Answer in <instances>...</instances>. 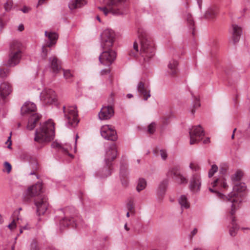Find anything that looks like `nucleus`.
<instances>
[{
	"label": "nucleus",
	"mask_w": 250,
	"mask_h": 250,
	"mask_svg": "<svg viewBox=\"0 0 250 250\" xmlns=\"http://www.w3.org/2000/svg\"><path fill=\"white\" fill-rule=\"evenodd\" d=\"M244 173H234L231 176V179L233 184V190L226 196L220 192V199L226 201H229L231 204V209L230 213L231 215L234 214L237 209L236 204L238 202V199L237 197L241 196L242 193L246 191L247 187L245 183L241 182L243 179Z\"/></svg>",
	"instance_id": "1"
},
{
	"label": "nucleus",
	"mask_w": 250,
	"mask_h": 250,
	"mask_svg": "<svg viewBox=\"0 0 250 250\" xmlns=\"http://www.w3.org/2000/svg\"><path fill=\"white\" fill-rule=\"evenodd\" d=\"M138 35L141 44L140 54L145 61H148L155 55L153 41L143 28H139Z\"/></svg>",
	"instance_id": "2"
},
{
	"label": "nucleus",
	"mask_w": 250,
	"mask_h": 250,
	"mask_svg": "<svg viewBox=\"0 0 250 250\" xmlns=\"http://www.w3.org/2000/svg\"><path fill=\"white\" fill-rule=\"evenodd\" d=\"M55 136L54 124L51 120L41 124L35 131L34 141L39 143H44L53 140Z\"/></svg>",
	"instance_id": "3"
},
{
	"label": "nucleus",
	"mask_w": 250,
	"mask_h": 250,
	"mask_svg": "<svg viewBox=\"0 0 250 250\" xmlns=\"http://www.w3.org/2000/svg\"><path fill=\"white\" fill-rule=\"evenodd\" d=\"M23 54L22 44L18 41L13 42L10 45L8 59L5 65L14 67L20 63Z\"/></svg>",
	"instance_id": "4"
},
{
	"label": "nucleus",
	"mask_w": 250,
	"mask_h": 250,
	"mask_svg": "<svg viewBox=\"0 0 250 250\" xmlns=\"http://www.w3.org/2000/svg\"><path fill=\"white\" fill-rule=\"evenodd\" d=\"M107 6L98 7V9L102 11L105 16H107L109 13L114 15H120L124 14L125 12V3L126 0H104Z\"/></svg>",
	"instance_id": "5"
},
{
	"label": "nucleus",
	"mask_w": 250,
	"mask_h": 250,
	"mask_svg": "<svg viewBox=\"0 0 250 250\" xmlns=\"http://www.w3.org/2000/svg\"><path fill=\"white\" fill-rule=\"evenodd\" d=\"M63 111L66 125L68 127H75L79 122L78 119V112L77 108L75 106H71L66 107L63 106Z\"/></svg>",
	"instance_id": "6"
},
{
	"label": "nucleus",
	"mask_w": 250,
	"mask_h": 250,
	"mask_svg": "<svg viewBox=\"0 0 250 250\" xmlns=\"http://www.w3.org/2000/svg\"><path fill=\"white\" fill-rule=\"evenodd\" d=\"M115 41V34L111 29H105L101 34V44L104 50L111 48Z\"/></svg>",
	"instance_id": "7"
},
{
	"label": "nucleus",
	"mask_w": 250,
	"mask_h": 250,
	"mask_svg": "<svg viewBox=\"0 0 250 250\" xmlns=\"http://www.w3.org/2000/svg\"><path fill=\"white\" fill-rule=\"evenodd\" d=\"M42 183L38 182L35 185L29 187L25 192L24 199L25 201H29L31 198L41 196H45L42 194Z\"/></svg>",
	"instance_id": "8"
},
{
	"label": "nucleus",
	"mask_w": 250,
	"mask_h": 250,
	"mask_svg": "<svg viewBox=\"0 0 250 250\" xmlns=\"http://www.w3.org/2000/svg\"><path fill=\"white\" fill-rule=\"evenodd\" d=\"M41 100L45 105L55 104L57 102L55 92L51 89H45L41 93Z\"/></svg>",
	"instance_id": "9"
},
{
	"label": "nucleus",
	"mask_w": 250,
	"mask_h": 250,
	"mask_svg": "<svg viewBox=\"0 0 250 250\" xmlns=\"http://www.w3.org/2000/svg\"><path fill=\"white\" fill-rule=\"evenodd\" d=\"M117 150L115 145H111L106 151L105 155V165L107 169L110 171L112 170V161L116 158Z\"/></svg>",
	"instance_id": "10"
},
{
	"label": "nucleus",
	"mask_w": 250,
	"mask_h": 250,
	"mask_svg": "<svg viewBox=\"0 0 250 250\" xmlns=\"http://www.w3.org/2000/svg\"><path fill=\"white\" fill-rule=\"evenodd\" d=\"M204 135V131L200 125L193 126L189 131L190 145L198 143L203 139Z\"/></svg>",
	"instance_id": "11"
},
{
	"label": "nucleus",
	"mask_w": 250,
	"mask_h": 250,
	"mask_svg": "<svg viewBox=\"0 0 250 250\" xmlns=\"http://www.w3.org/2000/svg\"><path fill=\"white\" fill-rule=\"evenodd\" d=\"M116 58V52L111 48L105 49L99 57L100 62L105 65H110Z\"/></svg>",
	"instance_id": "12"
},
{
	"label": "nucleus",
	"mask_w": 250,
	"mask_h": 250,
	"mask_svg": "<svg viewBox=\"0 0 250 250\" xmlns=\"http://www.w3.org/2000/svg\"><path fill=\"white\" fill-rule=\"evenodd\" d=\"M37 208V213L38 215H43L48 208V198L46 196H41L34 201Z\"/></svg>",
	"instance_id": "13"
},
{
	"label": "nucleus",
	"mask_w": 250,
	"mask_h": 250,
	"mask_svg": "<svg viewBox=\"0 0 250 250\" xmlns=\"http://www.w3.org/2000/svg\"><path fill=\"white\" fill-rule=\"evenodd\" d=\"M101 134L106 140L115 141L117 139L116 131L109 125H103L101 128Z\"/></svg>",
	"instance_id": "14"
},
{
	"label": "nucleus",
	"mask_w": 250,
	"mask_h": 250,
	"mask_svg": "<svg viewBox=\"0 0 250 250\" xmlns=\"http://www.w3.org/2000/svg\"><path fill=\"white\" fill-rule=\"evenodd\" d=\"M114 110L112 106H103L99 113V118L101 120H108L114 116Z\"/></svg>",
	"instance_id": "15"
},
{
	"label": "nucleus",
	"mask_w": 250,
	"mask_h": 250,
	"mask_svg": "<svg viewBox=\"0 0 250 250\" xmlns=\"http://www.w3.org/2000/svg\"><path fill=\"white\" fill-rule=\"evenodd\" d=\"M137 89L138 92L143 96L145 101L147 100L151 96L150 89L143 81L139 82L137 86Z\"/></svg>",
	"instance_id": "16"
},
{
	"label": "nucleus",
	"mask_w": 250,
	"mask_h": 250,
	"mask_svg": "<svg viewBox=\"0 0 250 250\" xmlns=\"http://www.w3.org/2000/svg\"><path fill=\"white\" fill-rule=\"evenodd\" d=\"M201 185L200 177L197 174H194L190 179L189 188L191 191L197 192L200 190Z\"/></svg>",
	"instance_id": "17"
},
{
	"label": "nucleus",
	"mask_w": 250,
	"mask_h": 250,
	"mask_svg": "<svg viewBox=\"0 0 250 250\" xmlns=\"http://www.w3.org/2000/svg\"><path fill=\"white\" fill-rule=\"evenodd\" d=\"M36 110V106L35 104L31 102H26L21 108V114L25 115L35 113L34 112Z\"/></svg>",
	"instance_id": "18"
},
{
	"label": "nucleus",
	"mask_w": 250,
	"mask_h": 250,
	"mask_svg": "<svg viewBox=\"0 0 250 250\" xmlns=\"http://www.w3.org/2000/svg\"><path fill=\"white\" fill-rule=\"evenodd\" d=\"M41 117V115L37 113H33L30 115L26 126L27 129L30 130H33L39 122Z\"/></svg>",
	"instance_id": "19"
},
{
	"label": "nucleus",
	"mask_w": 250,
	"mask_h": 250,
	"mask_svg": "<svg viewBox=\"0 0 250 250\" xmlns=\"http://www.w3.org/2000/svg\"><path fill=\"white\" fill-rule=\"evenodd\" d=\"M232 40L233 43L235 44L239 42L242 33V29L236 24H232Z\"/></svg>",
	"instance_id": "20"
},
{
	"label": "nucleus",
	"mask_w": 250,
	"mask_h": 250,
	"mask_svg": "<svg viewBox=\"0 0 250 250\" xmlns=\"http://www.w3.org/2000/svg\"><path fill=\"white\" fill-rule=\"evenodd\" d=\"M49 61L53 72L55 73H58L62 68L60 61L55 56L50 57Z\"/></svg>",
	"instance_id": "21"
},
{
	"label": "nucleus",
	"mask_w": 250,
	"mask_h": 250,
	"mask_svg": "<svg viewBox=\"0 0 250 250\" xmlns=\"http://www.w3.org/2000/svg\"><path fill=\"white\" fill-rule=\"evenodd\" d=\"M11 91V89L9 83H3L0 85V96L2 99L8 96Z\"/></svg>",
	"instance_id": "22"
},
{
	"label": "nucleus",
	"mask_w": 250,
	"mask_h": 250,
	"mask_svg": "<svg viewBox=\"0 0 250 250\" xmlns=\"http://www.w3.org/2000/svg\"><path fill=\"white\" fill-rule=\"evenodd\" d=\"M217 6L216 5H211L206 11L205 14V18L207 19H213L217 15Z\"/></svg>",
	"instance_id": "23"
},
{
	"label": "nucleus",
	"mask_w": 250,
	"mask_h": 250,
	"mask_svg": "<svg viewBox=\"0 0 250 250\" xmlns=\"http://www.w3.org/2000/svg\"><path fill=\"white\" fill-rule=\"evenodd\" d=\"M178 62L175 59L171 60L168 64V73L171 76H174L178 72Z\"/></svg>",
	"instance_id": "24"
},
{
	"label": "nucleus",
	"mask_w": 250,
	"mask_h": 250,
	"mask_svg": "<svg viewBox=\"0 0 250 250\" xmlns=\"http://www.w3.org/2000/svg\"><path fill=\"white\" fill-rule=\"evenodd\" d=\"M230 214L231 215V216H230L231 220V224L232 226L231 227V228L229 229V233L231 236L234 237L237 234V231L239 228V226L236 223L235 217L234 216H233L234 214L231 215V214L230 213Z\"/></svg>",
	"instance_id": "25"
},
{
	"label": "nucleus",
	"mask_w": 250,
	"mask_h": 250,
	"mask_svg": "<svg viewBox=\"0 0 250 250\" xmlns=\"http://www.w3.org/2000/svg\"><path fill=\"white\" fill-rule=\"evenodd\" d=\"M172 178L176 183L180 184H186L188 182L187 176L181 173H173Z\"/></svg>",
	"instance_id": "26"
},
{
	"label": "nucleus",
	"mask_w": 250,
	"mask_h": 250,
	"mask_svg": "<svg viewBox=\"0 0 250 250\" xmlns=\"http://www.w3.org/2000/svg\"><path fill=\"white\" fill-rule=\"evenodd\" d=\"M45 36L48 37L49 40V42L47 44L48 47H51L56 43V41L58 38V35L56 33L45 31Z\"/></svg>",
	"instance_id": "27"
},
{
	"label": "nucleus",
	"mask_w": 250,
	"mask_h": 250,
	"mask_svg": "<svg viewBox=\"0 0 250 250\" xmlns=\"http://www.w3.org/2000/svg\"><path fill=\"white\" fill-rule=\"evenodd\" d=\"M85 0H71L69 3V7L71 10L81 8L86 4Z\"/></svg>",
	"instance_id": "28"
},
{
	"label": "nucleus",
	"mask_w": 250,
	"mask_h": 250,
	"mask_svg": "<svg viewBox=\"0 0 250 250\" xmlns=\"http://www.w3.org/2000/svg\"><path fill=\"white\" fill-rule=\"evenodd\" d=\"M69 226H71L72 227L76 226L74 218H64L60 221L61 229H62V228H65Z\"/></svg>",
	"instance_id": "29"
},
{
	"label": "nucleus",
	"mask_w": 250,
	"mask_h": 250,
	"mask_svg": "<svg viewBox=\"0 0 250 250\" xmlns=\"http://www.w3.org/2000/svg\"><path fill=\"white\" fill-rule=\"evenodd\" d=\"M168 183L167 179L163 180L159 185L158 189V193L160 196H163L166 191L167 188Z\"/></svg>",
	"instance_id": "30"
},
{
	"label": "nucleus",
	"mask_w": 250,
	"mask_h": 250,
	"mask_svg": "<svg viewBox=\"0 0 250 250\" xmlns=\"http://www.w3.org/2000/svg\"><path fill=\"white\" fill-rule=\"evenodd\" d=\"M146 186V181L144 178H139L138 181V184L136 187V190L138 192H140L141 190L144 189Z\"/></svg>",
	"instance_id": "31"
},
{
	"label": "nucleus",
	"mask_w": 250,
	"mask_h": 250,
	"mask_svg": "<svg viewBox=\"0 0 250 250\" xmlns=\"http://www.w3.org/2000/svg\"><path fill=\"white\" fill-rule=\"evenodd\" d=\"M186 20L188 26L192 30V34H194V21L190 14L188 13L186 16Z\"/></svg>",
	"instance_id": "32"
},
{
	"label": "nucleus",
	"mask_w": 250,
	"mask_h": 250,
	"mask_svg": "<svg viewBox=\"0 0 250 250\" xmlns=\"http://www.w3.org/2000/svg\"><path fill=\"white\" fill-rule=\"evenodd\" d=\"M179 203L181 206V208H188L189 207V203L188 202L187 198L185 195H182L179 199Z\"/></svg>",
	"instance_id": "33"
},
{
	"label": "nucleus",
	"mask_w": 250,
	"mask_h": 250,
	"mask_svg": "<svg viewBox=\"0 0 250 250\" xmlns=\"http://www.w3.org/2000/svg\"><path fill=\"white\" fill-rule=\"evenodd\" d=\"M219 180L218 178L216 179L213 182L211 183V185L212 186V187H209L208 189L209 190L213 193H215L216 196L219 197V191L217 188H215V187L217 185V184L218 183V181Z\"/></svg>",
	"instance_id": "34"
},
{
	"label": "nucleus",
	"mask_w": 250,
	"mask_h": 250,
	"mask_svg": "<svg viewBox=\"0 0 250 250\" xmlns=\"http://www.w3.org/2000/svg\"><path fill=\"white\" fill-rule=\"evenodd\" d=\"M139 51V46L138 44L136 42H135L133 44V50L131 51L129 53V55L136 57L137 55V53Z\"/></svg>",
	"instance_id": "35"
},
{
	"label": "nucleus",
	"mask_w": 250,
	"mask_h": 250,
	"mask_svg": "<svg viewBox=\"0 0 250 250\" xmlns=\"http://www.w3.org/2000/svg\"><path fill=\"white\" fill-rule=\"evenodd\" d=\"M122 184L123 186L126 187L128 184V181L127 178V174L126 173H121L120 175Z\"/></svg>",
	"instance_id": "36"
},
{
	"label": "nucleus",
	"mask_w": 250,
	"mask_h": 250,
	"mask_svg": "<svg viewBox=\"0 0 250 250\" xmlns=\"http://www.w3.org/2000/svg\"><path fill=\"white\" fill-rule=\"evenodd\" d=\"M13 2L12 0H7L4 5V8L5 11H10L13 7Z\"/></svg>",
	"instance_id": "37"
},
{
	"label": "nucleus",
	"mask_w": 250,
	"mask_h": 250,
	"mask_svg": "<svg viewBox=\"0 0 250 250\" xmlns=\"http://www.w3.org/2000/svg\"><path fill=\"white\" fill-rule=\"evenodd\" d=\"M71 146L68 144H65V145L62 146V151L64 153L68 154L69 156L73 157V156L70 153H69V151L71 149Z\"/></svg>",
	"instance_id": "38"
},
{
	"label": "nucleus",
	"mask_w": 250,
	"mask_h": 250,
	"mask_svg": "<svg viewBox=\"0 0 250 250\" xmlns=\"http://www.w3.org/2000/svg\"><path fill=\"white\" fill-rule=\"evenodd\" d=\"M63 76L66 80L68 81H71L73 75L69 70H63Z\"/></svg>",
	"instance_id": "39"
},
{
	"label": "nucleus",
	"mask_w": 250,
	"mask_h": 250,
	"mask_svg": "<svg viewBox=\"0 0 250 250\" xmlns=\"http://www.w3.org/2000/svg\"><path fill=\"white\" fill-rule=\"evenodd\" d=\"M156 124L154 122L151 123L148 126L147 132L150 134H153L156 130Z\"/></svg>",
	"instance_id": "40"
},
{
	"label": "nucleus",
	"mask_w": 250,
	"mask_h": 250,
	"mask_svg": "<svg viewBox=\"0 0 250 250\" xmlns=\"http://www.w3.org/2000/svg\"><path fill=\"white\" fill-rule=\"evenodd\" d=\"M30 250H40L38 242L36 240H33L30 245Z\"/></svg>",
	"instance_id": "41"
},
{
	"label": "nucleus",
	"mask_w": 250,
	"mask_h": 250,
	"mask_svg": "<svg viewBox=\"0 0 250 250\" xmlns=\"http://www.w3.org/2000/svg\"><path fill=\"white\" fill-rule=\"evenodd\" d=\"M8 73V70L7 69L0 68V78H4L6 77Z\"/></svg>",
	"instance_id": "42"
},
{
	"label": "nucleus",
	"mask_w": 250,
	"mask_h": 250,
	"mask_svg": "<svg viewBox=\"0 0 250 250\" xmlns=\"http://www.w3.org/2000/svg\"><path fill=\"white\" fill-rule=\"evenodd\" d=\"M200 106V104L199 103V100L197 98H195L194 104H193V109L191 110V113L193 115L195 112V108H198Z\"/></svg>",
	"instance_id": "43"
},
{
	"label": "nucleus",
	"mask_w": 250,
	"mask_h": 250,
	"mask_svg": "<svg viewBox=\"0 0 250 250\" xmlns=\"http://www.w3.org/2000/svg\"><path fill=\"white\" fill-rule=\"evenodd\" d=\"M126 207L127 209L130 211H132L134 210V204L132 199H130L128 201L126 205Z\"/></svg>",
	"instance_id": "44"
},
{
	"label": "nucleus",
	"mask_w": 250,
	"mask_h": 250,
	"mask_svg": "<svg viewBox=\"0 0 250 250\" xmlns=\"http://www.w3.org/2000/svg\"><path fill=\"white\" fill-rule=\"evenodd\" d=\"M189 167L191 170L192 171H197L200 170V167L197 164L194 163H191Z\"/></svg>",
	"instance_id": "45"
},
{
	"label": "nucleus",
	"mask_w": 250,
	"mask_h": 250,
	"mask_svg": "<svg viewBox=\"0 0 250 250\" xmlns=\"http://www.w3.org/2000/svg\"><path fill=\"white\" fill-rule=\"evenodd\" d=\"M4 167L7 172H10L11 170V165L7 162H5L4 163Z\"/></svg>",
	"instance_id": "46"
},
{
	"label": "nucleus",
	"mask_w": 250,
	"mask_h": 250,
	"mask_svg": "<svg viewBox=\"0 0 250 250\" xmlns=\"http://www.w3.org/2000/svg\"><path fill=\"white\" fill-rule=\"evenodd\" d=\"M160 155L162 157V158L165 160L167 158V153L165 150L161 149L160 150Z\"/></svg>",
	"instance_id": "47"
},
{
	"label": "nucleus",
	"mask_w": 250,
	"mask_h": 250,
	"mask_svg": "<svg viewBox=\"0 0 250 250\" xmlns=\"http://www.w3.org/2000/svg\"><path fill=\"white\" fill-rule=\"evenodd\" d=\"M62 145L59 144V143L57 142H54L52 143L51 146L52 147L54 148H59L62 149Z\"/></svg>",
	"instance_id": "48"
},
{
	"label": "nucleus",
	"mask_w": 250,
	"mask_h": 250,
	"mask_svg": "<svg viewBox=\"0 0 250 250\" xmlns=\"http://www.w3.org/2000/svg\"><path fill=\"white\" fill-rule=\"evenodd\" d=\"M8 227L11 230L14 229V228H16L15 221L14 220H13V221L11 222V223L8 225Z\"/></svg>",
	"instance_id": "49"
},
{
	"label": "nucleus",
	"mask_w": 250,
	"mask_h": 250,
	"mask_svg": "<svg viewBox=\"0 0 250 250\" xmlns=\"http://www.w3.org/2000/svg\"><path fill=\"white\" fill-rule=\"evenodd\" d=\"M198 229L196 228H195L191 232L190 234L189 235V237L190 239H192L193 236H194L197 233Z\"/></svg>",
	"instance_id": "50"
},
{
	"label": "nucleus",
	"mask_w": 250,
	"mask_h": 250,
	"mask_svg": "<svg viewBox=\"0 0 250 250\" xmlns=\"http://www.w3.org/2000/svg\"><path fill=\"white\" fill-rule=\"evenodd\" d=\"M217 166L216 165H213L212 166L211 169L209 170L208 172H217Z\"/></svg>",
	"instance_id": "51"
},
{
	"label": "nucleus",
	"mask_w": 250,
	"mask_h": 250,
	"mask_svg": "<svg viewBox=\"0 0 250 250\" xmlns=\"http://www.w3.org/2000/svg\"><path fill=\"white\" fill-rule=\"evenodd\" d=\"M11 133H10V136L8 137V140H7V142H6V144L8 143V146H7V147L8 148H11V146L12 144V141L11 140Z\"/></svg>",
	"instance_id": "52"
},
{
	"label": "nucleus",
	"mask_w": 250,
	"mask_h": 250,
	"mask_svg": "<svg viewBox=\"0 0 250 250\" xmlns=\"http://www.w3.org/2000/svg\"><path fill=\"white\" fill-rule=\"evenodd\" d=\"M109 73H110V70L109 69H103V70H101V74L102 75L109 74Z\"/></svg>",
	"instance_id": "53"
},
{
	"label": "nucleus",
	"mask_w": 250,
	"mask_h": 250,
	"mask_svg": "<svg viewBox=\"0 0 250 250\" xmlns=\"http://www.w3.org/2000/svg\"><path fill=\"white\" fill-rule=\"evenodd\" d=\"M127 170V166L126 164H122L121 166V171H125Z\"/></svg>",
	"instance_id": "54"
},
{
	"label": "nucleus",
	"mask_w": 250,
	"mask_h": 250,
	"mask_svg": "<svg viewBox=\"0 0 250 250\" xmlns=\"http://www.w3.org/2000/svg\"><path fill=\"white\" fill-rule=\"evenodd\" d=\"M37 163L36 162H34L32 165H33V167L34 168V169L33 170L32 172H35V171H37L38 170V167L37 166Z\"/></svg>",
	"instance_id": "55"
},
{
	"label": "nucleus",
	"mask_w": 250,
	"mask_h": 250,
	"mask_svg": "<svg viewBox=\"0 0 250 250\" xmlns=\"http://www.w3.org/2000/svg\"><path fill=\"white\" fill-rule=\"evenodd\" d=\"M221 187L224 188L226 189L228 187V186L227 183L224 181L222 183H221Z\"/></svg>",
	"instance_id": "56"
},
{
	"label": "nucleus",
	"mask_w": 250,
	"mask_h": 250,
	"mask_svg": "<svg viewBox=\"0 0 250 250\" xmlns=\"http://www.w3.org/2000/svg\"><path fill=\"white\" fill-rule=\"evenodd\" d=\"M21 11L24 13H28L29 11V8L27 7H24L21 9Z\"/></svg>",
	"instance_id": "57"
},
{
	"label": "nucleus",
	"mask_w": 250,
	"mask_h": 250,
	"mask_svg": "<svg viewBox=\"0 0 250 250\" xmlns=\"http://www.w3.org/2000/svg\"><path fill=\"white\" fill-rule=\"evenodd\" d=\"M18 29L20 31H22L24 30L23 25L21 24L19 26Z\"/></svg>",
	"instance_id": "58"
},
{
	"label": "nucleus",
	"mask_w": 250,
	"mask_h": 250,
	"mask_svg": "<svg viewBox=\"0 0 250 250\" xmlns=\"http://www.w3.org/2000/svg\"><path fill=\"white\" fill-rule=\"evenodd\" d=\"M209 142V138H206L203 141V143L204 144H207Z\"/></svg>",
	"instance_id": "59"
},
{
	"label": "nucleus",
	"mask_w": 250,
	"mask_h": 250,
	"mask_svg": "<svg viewBox=\"0 0 250 250\" xmlns=\"http://www.w3.org/2000/svg\"><path fill=\"white\" fill-rule=\"evenodd\" d=\"M197 1L199 5V6L200 7V8H201V5H202V0H197Z\"/></svg>",
	"instance_id": "60"
},
{
	"label": "nucleus",
	"mask_w": 250,
	"mask_h": 250,
	"mask_svg": "<svg viewBox=\"0 0 250 250\" xmlns=\"http://www.w3.org/2000/svg\"><path fill=\"white\" fill-rule=\"evenodd\" d=\"M45 0H39L38 1V5H42L45 1Z\"/></svg>",
	"instance_id": "61"
},
{
	"label": "nucleus",
	"mask_w": 250,
	"mask_h": 250,
	"mask_svg": "<svg viewBox=\"0 0 250 250\" xmlns=\"http://www.w3.org/2000/svg\"><path fill=\"white\" fill-rule=\"evenodd\" d=\"M3 26V23L2 20L0 18V27L1 28Z\"/></svg>",
	"instance_id": "62"
},
{
	"label": "nucleus",
	"mask_w": 250,
	"mask_h": 250,
	"mask_svg": "<svg viewBox=\"0 0 250 250\" xmlns=\"http://www.w3.org/2000/svg\"><path fill=\"white\" fill-rule=\"evenodd\" d=\"M126 97L130 99V98L133 97V95L131 94H127V95H126Z\"/></svg>",
	"instance_id": "63"
},
{
	"label": "nucleus",
	"mask_w": 250,
	"mask_h": 250,
	"mask_svg": "<svg viewBox=\"0 0 250 250\" xmlns=\"http://www.w3.org/2000/svg\"><path fill=\"white\" fill-rule=\"evenodd\" d=\"M193 250H203L201 248H194Z\"/></svg>",
	"instance_id": "64"
}]
</instances>
